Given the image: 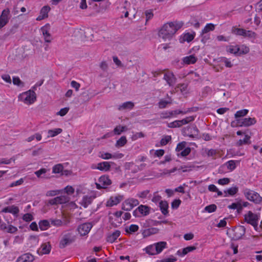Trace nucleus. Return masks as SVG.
Listing matches in <instances>:
<instances>
[{
	"label": "nucleus",
	"mask_w": 262,
	"mask_h": 262,
	"mask_svg": "<svg viewBox=\"0 0 262 262\" xmlns=\"http://www.w3.org/2000/svg\"><path fill=\"white\" fill-rule=\"evenodd\" d=\"M182 22H169L164 24L159 31V35L164 39H170L176 32L183 26Z\"/></svg>",
	"instance_id": "1"
},
{
	"label": "nucleus",
	"mask_w": 262,
	"mask_h": 262,
	"mask_svg": "<svg viewBox=\"0 0 262 262\" xmlns=\"http://www.w3.org/2000/svg\"><path fill=\"white\" fill-rule=\"evenodd\" d=\"M76 239V236L73 232L68 231L63 233L59 243V247L63 249L73 243Z\"/></svg>",
	"instance_id": "2"
},
{
	"label": "nucleus",
	"mask_w": 262,
	"mask_h": 262,
	"mask_svg": "<svg viewBox=\"0 0 262 262\" xmlns=\"http://www.w3.org/2000/svg\"><path fill=\"white\" fill-rule=\"evenodd\" d=\"M242 192L247 200L255 204H260L262 202V197L254 190L245 188L243 189Z\"/></svg>",
	"instance_id": "3"
},
{
	"label": "nucleus",
	"mask_w": 262,
	"mask_h": 262,
	"mask_svg": "<svg viewBox=\"0 0 262 262\" xmlns=\"http://www.w3.org/2000/svg\"><path fill=\"white\" fill-rule=\"evenodd\" d=\"M245 232L246 228L243 226L239 225L229 229L228 233L230 234L232 240L238 241L242 238Z\"/></svg>",
	"instance_id": "4"
},
{
	"label": "nucleus",
	"mask_w": 262,
	"mask_h": 262,
	"mask_svg": "<svg viewBox=\"0 0 262 262\" xmlns=\"http://www.w3.org/2000/svg\"><path fill=\"white\" fill-rule=\"evenodd\" d=\"M18 100L25 104H32L36 100V93L34 91L29 90L20 94L18 96Z\"/></svg>",
	"instance_id": "5"
},
{
	"label": "nucleus",
	"mask_w": 262,
	"mask_h": 262,
	"mask_svg": "<svg viewBox=\"0 0 262 262\" xmlns=\"http://www.w3.org/2000/svg\"><path fill=\"white\" fill-rule=\"evenodd\" d=\"M259 216L251 211H249L244 215V221L247 223L253 226L255 229L257 227Z\"/></svg>",
	"instance_id": "6"
},
{
	"label": "nucleus",
	"mask_w": 262,
	"mask_h": 262,
	"mask_svg": "<svg viewBox=\"0 0 262 262\" xmlns=\"http://www.w3.org/2000/svg\"><path fill=\"white\" fill-rule=\"evenodd\" d=\"M182 133L184 136H188L192 138H197L199 135V130L196 125L191 124L184 127L182 129Z\"/></svg>",
	"instance_id": "7"
},
{
	"label": "nucleus",
	"mask_w": 262,
	"mask_h": 262,
	"mask_svg": "<svg viewBox=\"0 0 262 262\" xmlns=\"http://www.w3.org/2000/svg\"><path fill=\"white\" fill-rule=\"evenodd\" d=\"M151 207L147 205H140L133 212L136 217H141L148 215L150 212Z\"/></svg>",
	"instance_id": "8"
},
{
	"label": "nucleus",
	"mask_w": 262,
	"mask_h": 262,
	"mask_svg": "<svg viewBox=\"0 0 262 262\" xmlns=\"http://www.w3.org/2000/svg\"><path fill=\"white\" fill-rule=\"evenodd\" d=\"M139 204V201L134 198H129L125 200L122 204V209L124 211H130L134 207Z\"/></svg>",
	"instance_id": "9"
},
{
	"label": "nucleus",
	"mask_w": 262,
	"mask_h": 262,
	"mask_svg": "<svg viewBox=\"0 0 262 262\" xmlns=\"http://www.w3.org/2000/svg\"><path fill=\"white\" fill-rule=\"evenodd\" d=\"M237 124L239 126H249L254 125L256 123V120L255 118H245L242 119H237Z\"/></svg>",
	"instance_id": "10"
},
{
	"label": "nucleus",
	"mask_w": 262,
	"mask_h": 262,
	"mask_svg": "<svg viewBox=\"0 0 262 262\" xmlns=\"http://www.w3.org/2000/svg\"><path fill=\"white\" fill-rule=\"evenodd\" d=\"M93 227L91 223H85L78 226L77 230L81 236L88 234Z\"/></svg>",
	"instance_id": "11"
},
{
	"label": "nucleus",
	"mask_w": 262,
	"mask_h": 262,
	"mask_svg": "<svg viewBox=\"0 0 262 262\" xmlns=\"http://www.w3.org/2000/svg\"><path fill=\"white\" fill-rule=\"evenodd\" d=\"M163 79H164L169 86H173L177 81V78L172 72L168 71L164 75Z\"/></svg>",
	"instance_id": "12"
},
{
	"label": "nucleus",
	"mask_w": 262,
	"mask_h": 262,
	"mask_svg": "<svg viewBox=\"0 0 262 262\" xmlns=\"http://www.w3.org/2000/svg\"><path fill=\"white\" fill-rule=\"evenodd\" d=\"M69 198L64 195H60L49 200L48 203L51 205L62 204L69 201Z\"/></svg>",
	"instance_id": "13"
},
{
	"label": "nucleus",
	"mask_w": 262,
	"mask_h": 262,
	"mask_svg": "<svg viewBox=\"0 0 262 262\" xmlns=\"http://www.w3.org/2000/svg\"><path fill=\"white\" fill-rule=\"evenodd\" d=\"M50 26L49 24H46L45 26L41 28V31L44 37V39L46 42H51L52 40V37L51 34L49 33Z\"/></svg>",
	"instance_id": "14"
},
{
	"label": "nucleus",
	"mask_w": 262,
	"mask_h": 262,
	"mask_svg": "<svg viewBox=\"0 0 262 262\" xmlns=\"http://www.w3.org/2000/svg\"><path fill=\"white\" fill-rule=\"evenodd\" d=\"M34 260V256L30 253H24L19 256L16 262H33Z\"/></svg>",
	"instance_id": "15"
},
{
	"label": "nucleus",
	"mask_w": 262,
	"mask_h": 262,
	"mask_svg": "<svg viewBox=\"0 0 262 262\" xmlns=\"http://www.w3.org/2000/svg\"><path fill=\"white\" fill-rule=\"evenodd\" d=\"M19 210L18 207L15 206L14 205H11L10 206H7L5 207L2 210V212L5 213H12L15 216H18V214L19 213Z\"/></svg>",
	"instance_id": "16"
},
{
	"label": "nucleus",
	"mask_w": 262,
	"mask_h": 262,
	"mask_svg": "<svg viewBox=\"0 0 262 262\" xmlns=\"http://www.w3.org/2000/svg\"><path fill=\"white\" fill-rule=\"evenodd\" d=\"M49 6H43L40 10V14L37 17L36 20L40 21L48 17V13L50 10Z\"/></svg>",
	"instance_id": "17"
},
{
	"label": "nucleus",
	"mask_w": 262,
	"mask_h": 262,
	"mask_svg": "<svg viewBox=\"0 0 262 262\" xmlns=\"http://www.w3.org/2000/svg\"><path fill=\"white\" fill-rule=\"evenodd\" d=\"M92 168H96L101 171H107L111 169L110 162L106 161L100 162L97 164V166L96 167L92 166Z\"/></svg>",
	"instance_id": "18"
},
{
	"label": "nucleus",
	"mask_w": 262,
	"mask_h": 262,
	"mask_svg": "<svg viewBox=\"0 0 262 262\" xmlns=\"http://www.w3.org/2000/svg\"><path fill=\"white\" fill-rule=\"evenodd\" d=\"M120 231L116 230L112 233L107 234L106 240L108 243H113L120 236Z\"/></svg>",
	"instance_id": "19"
},
{
	"label": "nucleus",
	"mask_w": 262,
	"mask_h": 262,
	"mask_svg": "<svg viewBox=\"0 0 262 262\" xmlns=\"http://www.w3.org/2000/svg\"><path fill=\"white\" fill-rule=\"evenodd\" d=\"M198 58L195 56L194 55H190L189 56H187L184 57L182 58V63L183 65L187 64L189 65L191 64H194L197 61Z\"/></svg>",
	"instance_id": "20"
},
{
	"label": "nucleus",
	"mask_w": 262,
	"mask_h": 262,
	"mask_svg": "<svg viewBox=\"0 0 262 262\" xmlns=\"http://www.w3.org/2000/svg\"><path fill=\"white\" fill-rule=\"evenodd\" d=\"M122 200V196L120 195L116 196L115 197H111L106 202L107 207H112L119 204Z\"/></svg>",
	"instance_id": "21"
},
{
	"label": "nucleus",
	"mask_w": 262,
	"mask_h": 262,
	"mask_svg": "<svg viewBox=\"0 0 262 262\" xmlns=\"http://www.w3.org/2000/svg\"><path fill=\"white\" fill-rule=\"evenodd\" d=\"M159 207L162 213L165 216L169 215L168 203L166 201H161L159 202Z\"/></svg>",
	"instance_id": "22"
},
{
	"label": "nucleus",
	"mask_w": 262,
	"mask_h": 262,
	"mask_svg": "<svg viewBox=\"0 0 262 262\" xmlns=\"http://www.w3.org/2000/svg\"><path fill=\"white\" fill-rule=\"evenodd\" d=\"M155 247V254H158L162 252L165 248H167L166 242H159L154 244Z\"/></svg>",
	"instance_id": "23"
},
{
	"label": "nucleus",
	"mask_w": 262,
	"mask_h": 262,
	"mask_svg": "<svg viewBox=\"0 0 262 262\" xmlns=\"http://www.w3.org/2000/svg\"><path fill=\"white\" fill-rule=\"evenodd\" d=\"M159 229L157 228L152 227L146 229H144L142 234L144 237H148L150 236L151 235L155 234L158 233L159 232Z\"/></svg>",
	"instance_id": "24"
},
{
	"label": "nucleus",
	"mask_w": 262,
	"mask_h": 262,
	"mask_svg": "<svg viewBox=\"0 0 262 262\" xmlns=\"http://www.w3.org/2000/svg\"><path fill=\"white\" fill-rule=\"evenodd\" d=\"M99 182L103 185L106 188L107 187L112 184V181L108 175L101 176L99 178Z\"/></svg>",
	"instance_id": "25"
},
{
	"label": "nucleus",
	"mask_w": 262,
	"mask_h": 262,
	"mask_svg": "<svg viewBox=\"0 0 262 262\" xmlns=\"http://www.w3.org/2000/svg\"><path fill=\"white\" fill-rule=\"evenodd\" d=\"M238 191V187L236 186L230 187L224 191L225 193L224 196L228 197L229 196H233Z\"/></svg>",
	"instance_id": "26"
},
{
	"label": "nucleus",
	"mask_w": 262,
	"mask_h": 262,
	"mask_svg": "<svg viewBox=\"0 0 262 262\" xmlns=\"http://www.w3.org/2000/svg\"><path fill=\"white\" fill-rule=\"evenodd\" d=\"M41 255L50 253L51 250V246L49 242L43 243L40 248Z\"/></svg>",
	"instance_id": "27"
},
{
	"label": "nucleus",
	"mask_w": 262,
	"mask_h": 262,
	"mask_svg": "<svg viewBox=\"0 0 262 262\" xmlns=\"http://www.w3.org/2000/svg\"><path fill=\"white\" fill-rule=\"evenodd\" d=\"M135 106L134 103L132 101H126L123 103L121 105H120L118 106V110L122 111V110H132Z\"/></svg>",
	"instance_id": "28"
},
{
	"label": "nucleus",
	"mask_w": 262,
	"mask_h": 262,
	"mask_svg": "<svg viewBox=\"0 0 262 262\" xmlns=\"http://www.w3.org/2000/svg\"><path fill=\"white\" fill-rule=\"evenodd\" d=\"M38 225L41 231L47 230L50 227V225L49 221L47 220H41L38 223Z\"/></svg>",
	"instance_id": "29"
},
{
	"label": "nucleus",
	"mask_w": 262,
	"mask_h": 262,
	"mask_svg": "<svg viewBox=\"0 0 262 262\" xmlns=\"http://www.w3.org/2000/svg\"><path fill=\"white\" fill-rule=\"evenodd\" d=\"M196 249V247L194 246H188L182 249V252L181 253L180 250H178L177 253L181 256H184L187 254L188 252H191Z\"/></svg>",
	"instance_id": "30"
},
{
	"label": "nucleus",
	"mask_w": 262,
	"mask_h": 262,
	"mask_svg": "<svg viewBox=\"0 0 262 262\" xmlns=\"http://www.w3.org/2000/svg\"><path fill=\"white\" fill-rule=\"evenodd\" d=\"M232 33L235 35L242 36L244 37L245 34L246 30L242 28H238L236 26H233L231 29Z\"/></svg>",
	"instance_id": "31"
},
{
	"label": "nucleus",
	"mask_w": 262,
	"mask_h": 262,
	"mask_svg": "<svg viewBox=\"0 0 262 262\" xmlns=\"http://www.w3.org/2000/svg\"><path fill=\"white\" fill-rule=\"evenodd\" d=\"M139 227L138 225L136 224H132L129 227L125 228V231L129 234H132L138 231Z\"/></svg>",
	"instance_id": "32"
},
{
	"label": "nucleus",
	"mask_w": 262,
	"mask_h": 262,
	"mask_svg": "<svg viewBox=\"0 0 262 262\" xmlns=\"http://www.w3.org/2000/svg\"><path fill=\"white\" fill-rule=\"evenodd\" d=\"M62 132V129L60 128H55L53 129H49L48 131V136L49 137H54L61 133Z\"/></svg>",
	"instance_id": "33"
},
{
	"label": "nucleus",
	"mask_w": 262,
	"mask_h": 262,
	"mask_svg": "<svg viewBox=\"0 0 262 262\" xmlns=\"http://www.w3.org/2000/svg\"><path fill=\"white\" fill-rule=\"evenodd\" d=\"M143 250L149 255H156V254H155V247L154 244L147 246L143 249Z\"/></svg>",
	"instance_id": "34"
},
{
	"label": "nucleus",
	"mask_w": 262,
	"mask_h": 262,
	"mask_svg": "<svg viewBox=\"0 0 262 262\" xmlns=\"http://www.w3.org/2000/svg\"><path fill=\"white\" fill-rule=\"evenodd\" d=\"M249 110L247 109H243L238 111L234 115L235 118L237 119H241L239 118L244 117L247 115Z\"/></svg>",
	"instance_id": "35"
},
{
	"label": "nucleus",
	"mask_w": 262,
	"mask_h": 262,
	"mask_svg": "<svg viewBox=\"0 0 262 262\" xmlns=\"http://www.w3.org/2000/svg\"><path fill=\"white\" fill-rule=\"evenodd\" d=\"M250 137L248 135H245L244 139H243V140L240 139L237 142L236 145L237 146H241L244 144H250Z\"/></svg>",
	"instance_id": "36"
},
{
	"label": "nucleus",
	"mask_w": 262,
	"mask_h": 262,
	"mask_svg": "<svg viewBox=\"0 0 262 262\" xmlns=\"http://www.w3.org/2000/svg\"><path fill=\"white\" fill-rule=\"evenodd\" d=\"M127 127L126 126L118 125L114 129V133L115 135H120L122 132L127 130Z\"/></svg>",
	"instance_id": "37"
},
{
	"label": "nucleus",
	"mask_w": 262,
	"mask_h": 262,
	"mask_svg": "<svg viewBox=\"0 0 262 262\" xmlns=\"http://www.w3.org/2000/svg\"><path fill=\"white\" fill-rule=\"evenodd\" d=\"M127 139L125 136H122L116 143L115 146L117 147L124 146L127 143Z\"/></svg>",
	"instance_id": "38"
},
{
	"label": "nucleus",
	"mask_w": 262,
	"mask_h": 262,
	"mask_svg": "<svg viewBox=\"0 0 262 262\" xmlns=\"http://www.w3.org/2000/svg\"><path fill=\"white\" fill-rule=\"evenodd\" d=\"M195 36V32H193L192 33H186L184 34L183 40L186 41L187 42H190L194 39Z\"/></svg>",
	"instance_id": "39"
},
{
	"label": "nucleus",
	"mask_w": 262,
	"mask_h": 262,
	"mask_svg": "<svg viewBox=\"0 0 262 262\" xmlns=\"http://www.w3.org/2000/svg\"><path fill=\"white\" fill-rule=\"evenodd\" d=\"M214 29H215V26L213 24H212V23L207 24L205 26L204 29L202 30V34H206L207 33H208V32H209L210 31L214 30Z\"/></svg>",
	"instance_id": "40"
},
{
	"label": "nucleus",
	"mask_w": 262,
	"mask_h": 262,
	"mask_svg": "<svg viewBox=\"0 0 262 262\" xmlns=\"http://www.w3.org/2000/svg\"><path fill=\"white\" fill-rule=\"evenodd\" d=\"M204 153L206 154L208 157H212L213 159H215L214 157L217 155V152L216 149H209L206 148L204 149Z\"/></svg>",
	"instance_id": "41"
},
{
	"label": "nucleus",
	"mask_w": 262,
	"mask_h": 262,
	"mask_svg": "<svg viewBox=\"0 0 262 262\" xmlns=\"http://www.w3.org/2000/svg\"><path fill=\"white\" fill-rule=\"evenodd\" d=\"M191 152V148L190 147H186L179 153H177L178 157H186L190 154Z\"/></svg>",
	"instance_id": "42"
},
{
	"label": "nucleus",
	"mask_w": 262,
	"mask_h": 262,
	"mask_svg": "<svg viewBox=\"0 0 262 262\" xmlns=\"http://www.w3.org/2000/svg\"><path fill=\"white\" fill-rule=\"evenodd\" d=\"M160 118L165 119L173 117L172 112L168 111H163L160 113Z\"/></svg>",
	"instance_id": "43"
},
{
	"label": "nucleus",
	"mask_w": 262,
	"mask_h": 262,
	"mask_svg": "<svg viewBox=\"0 0 262 262\" xmlns=\"http://www.w3.org/2000/svg\"><path fill=\"white\" fill-rule=\"evenodd\" d=\"M63 166L61 164H57L55 165L52 168V173H59L62 171Z\"/></svg>",
	"instance_id": "44"
},
{
	"label": "nucleus",
	"mask_w": 262,
	"mask_h": 262,
	"mask_svg": "<svg viewBox=\"0 0 262 262\" xmlns=\"http://www.w3.org/2000/svg\"><path fill=\"white\" fill-rule=\"evenodd\" d=\"M1 17H2L3 18H5V20L9 22V20L11 17L9 9L8 8H6L3 10Z\"/></svg>",
	"instance_id": "45"
},
{
	"label": "nucleus",
	"mask_w": 262,
	"mask_h": 262,
	"mask_svg": "<svg viewBox=\"0 0 262 262\" xmlns=\"http://www.w3.org/2000/svg\"><path fill=\"white\" fill-rule=\"evenodd\" d=\"M47 170L45 168H42L38 170H37L35 172V175L37 178H49V177H45V176H42V174H45L47 172Z\"/></svg>",
	"instance_id": "46"
},
{
	"label": "nucleus",
	"mask_w": 262,
	"mask_h": 262,
	"mask_svg": "<svg viewBox=\"0 0 262 262\" xmlns=\"http://www.w3.org/2000/svg\"><path fill=\"white\" fill-rule=\"evenodd\" d=\"M187 145V143L185 141H182L181 142L179 143L176 147V151L177 153H179L182 150H183L185 148H186V146Z\"/></svg>",
	"instance_id": "47"
},
{
	"label": "nucleus",
	"mask_w": 262,
	"mask_h": 262,
	"mask_svg": "<svg viewBox=\"0 0 262 262\" xmlns=\"http://www.w3.org/2000/svg\"><path fill=\"white\" fill-rule=\"evenodd\" d=\"M170 101H166L164 99H161L158 103L159 107L161 109L166 108L167 104H171Z\"/></svg>",
	"instance_id": "48"
},
{
	"label": "nucleus",
	"mask_w": 262,
	"mask_h": 262,
	"mask_svg": "<svg viewBox=\"0 0 262 262\" xmlns=\"http://www.w3.org/2000/svg\"><path fill=\"white\" fill-rule=\"evenodd\" d=\"M216 209H217V207H216V205L213 204H211V205L206 206L205 207L204 210H205V211H206V212H207L208 213H212V212L215 211Z\"/></svg>",
	"instance_id": "49"
},
{
	"label": "nucleus",
	"mask_w": 262,
	"mask_h": 262,
	"mask_svg": "<svg viewBox=\"0 0 262 262\" xmlns=\"http://www.w3.org/2000/svg\"><path fill=\"white\" fill-rule=\"evenodd\" d=\"M191 25L193 26L195 28L198 29L200 26V24L197 18L195 17H192L189 21Z\"/></svg>",
	"instance_id": "50"
},
{
	"label": "nucleus",
	"mask_w": 262,
	"mask_h": 262,
	"mask_svg": "<svg viewBox=\"0 0 262 262\" xmlns=\"http://www.w3.org/2000/svg\"><path fill=\"white\" fill-rule=\"evenodd\" d=\"M13 83L14 85L19 87H23L24 86V83L18 77L15 76L13 77Z\"/></svg>",
	"instance_id": "51"
},
{
	"label": "nucleus",
	"mask_w": 262,
	"mask_h": 262,
	"mask_svg": "<svg viewBox=\"0 0 262 262\" xmlns=\"http://www.w3.org/2000/svg\"><path fill=\"white\" fill-rule=\"evenodd\" d=\"M227 168L230 171H233L236 168L235 162L234 160L228 161L226 163Z\"/></svg>",
	"instance_id": "52"
},
{
	"label": "nucleus",
	"mask_w": 262,
	"mask_h": 262,
	"mask_svg": "<svg viewBox=\"0 0 262 262\" xmlns=\"http://www.w3.org/2000/svg\"><path fill=\"white\" fill-rule=\"evenodd\" d=\"M171 140V137L170 136H165L163 138H162L160 141V144L161 145H166Z\"/></svg>",
	"instance_id": "53"
},
{
	"label": "nucleus",
	"mask_w": 262,
	"mask_h": 262,
	"mask_svg": "<svg viewBox=\"0 0 262 262\" xmlns=\"http://www.w3.org/2000/svg\"><path fill=\"white\" fill-rule=\"evenodd\" d=\"M149 192V190H145L144 191L138 192L137 195L140 198L145 199L147 197V195Z\"/></svg>",
	"instance_id": "54"
},
{
	"label": "nucleus",
	"mask_w": 262,
	"mask_h": 262,
	"mask_svg": "<svg viewBox=\"0 0 262 262\" xmlns=\"http://www.w3.org/2000/svg\"><path fill=\"white\" fill-rule=\"evenodd\" d=\"M22 219L24 221L26 222H30L34 219V217L32 214L29 213H27L24 214Z\"/></svg>",
	"instance_id": "55"
},
{
	"label": "nucleus",
	"mask_w": 262,
	"mask_h": 262,
	"mask_svg": "<svg viewBox=\"0 0 262 262\" xmlns=\"http://www.w3.org/2000/svg\"><path fill=\"white\" fill-rule=\"evenodd\" d=\"M144 137V134L142 132L136 133L132 136L131 139L132 141H135L139 138H143Z\"/></svg>",
	"instance_id": "56"
},
{
	"label": "nucleus",
	"mask_w": 262,
	"mask_h": 262,
	"mask_svg": "<svg viewBox=\"0 0 262 262\" xmlns=\"http://www.w3.org/2000/svg\"><path fill=\"white\" fill-rule=\"evenodd\" d=\"M237 46V45H230L227 46L226 49L227 51L235 55Z\"/></svg>",
	"instance_id": "57"
},
{
	"label": "nucleus",
	"mask_w": 262,
	"mask_h": 262,
	"mask_svg": "<svg viewBox=\"0 0 262 262\" xmlns=\"http://www.w3.org/2000/svg\"><path fill=\"white\" fill-rule=\"evenodd\" d=\"M51 223V225L56 227H60L63 225L62 221L60 219L52 220Z\"/></svg>",
	"instance_id": "58"
},
{
	"label": "nucleus",
	"mask_w": 262,
	"mask_h": 262,
	"mask_svg": "<svg viewBox=\"0 0 262 262\" xmlns=\"http://www.w3.org/2000/svg\"><path fill=\"white\" fill-rule=\"evenodd\" d=\"M181 204V201L180 199H175L171 203V207L173 209H177Z\"/></svg>",
	"instance_id": "59"
},
{
	"label": "nucleus",
	"mask_w": 262,
	"mask_h": 262,
	"mask_svg": "<svg viewBox=\"0 0 262 262\" xmlns=\"http://www.w3.org/2000/svg\"><path fill=\"white\" fill-rule=\"evenodd\" d=\"M177 260V258L171 255L170 257L164 258L161 260H157V262H174Z\"/></svg>",
	"instance_id": "60"
},
{
	"label": "nucleus",
	"mask_w": 262,
	"mask_h": 262,
	"mask_svg": "<svg viewBox=\"0 0 262 262\" xmlns=\"http://www.w3.org/2000/svg\"><path fill=\"white\" fill-rule=\"evenodd\" d=\"M24 179L20 178L18 180H17L16 181H14V182H13L12 183H11L9 185V187H14V186L20 185H21L24 183Z\"/></svg>",
	"instance_id": "61"
},
{
	"label": "nucleus",
	"mask_w": 262,
	"mask_h": 262,
	"mask_svg": "<svg viewBox=\"0 0 262 262\" xmlns=\"http://www.w3.org/2000/svg\"><path fill=\"white\" fill-rule=\"evenodd\" d=\"M17 231V228L12 225H9L6 232L10 233H14Z\"/></svg>",
	"instance_id": "62"
},
{
	"label": "nucleus",
	"mask_w": 262,
	"mask_h": 262,
	"mask_svg": "<svg viewBox=\"0 0 262 262\" xmlns=\"http://www.w3.org/2000/svg\"><path fill=\"white\" fill-rule=\"evenodd\" d=\"M256 36V33L254 32H253L251 30H246L245 34H244V37H249V38H255Z\"/></svg>",
	"instance_id": "63"
},
{
	"label": "nucleus",
	"mask_w": 262,
	"mask_h": 262,
	"mask_svg": "<svg viewBox=\"0 0 262 262\" xmlns=\"http://www.w3.org/2000/svg\"><path fill=\"white\" fill-rule=\"evenodd\" d=\"M240 49H241V54H246L249 52V48L247 46H246L245 45H242V46H240Z\"/></svg>",
	"instance_id": "64"
}]
</instances>
